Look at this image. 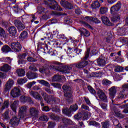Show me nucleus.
Segmentation results:
<instances>
[{
  "mask_svg": "<svg viewBox=\"0 0 128 128\" xmlns=\"http://www.w3.org/2000/svg\"><path fill=\"white\" fill-rule=\"evenodd\" d=\"M90 48H88L85 53V56L84 58L75 64V66L77 68H79L80 70L84 68H86V66L88 64V62L86 61V60H88V56H90Z\"/></svg>",
  "mask_w": 128,
  "mask_h": 128,
  "instance_id": "f257e3e1",
  "label": "nucleus"
},
{
  "mask_svg": "<svg viewBox=\"0 0 128 128\" xmlns=\"http://www.w3.org/2000/svg\"><path fill=\"white\" fill-rule=\"evenodd\" d=\"M42 95L44 96V100H45L47 104H50V102H52L54 104H58L60 102V98L54 97V96L52 95L48 96L44 92L42 93Z\"/></svg>",
  "mask_w": 128,
  "mask_h": 128,
  "instance_id": "f03ea898",
  "label": "nucleus"
},
{
  "mask_svg": "<svg viewBox=\"0 0 128 128\" xmlns=\"http://www.w3.org/2000/svg\"><path fill=\"white\" fill-rule=\"evenodd\" d=\"M45 1V4H47L51 10H59L62 12V8H60V6L58 4V2L54 0H47Z\"/></svg>",
  "mask_w": 128,
  "mask_h": 128,
  "instance_id": "7ed1b4c3",
  "label": "nucleus"
},
{
  "mask_svg": "<svg viewBox=\"0 0 128 128\" xmlns=\"http://www.w3.org/2000/svg\"><path fill=\"white\" fill-rule=\"evenodd\" d=\"M29 115L33 118H36L38 117L40 111L36 107H30L28 110Z\"/></svg>",
  "mask_w": 128,
  "mask_h": 128,
  "instance_id": "20e7f679",
  "label": "nucleus"
},
{
  "mask_svg": "<svg viewBox=\"0 0 128 128\" xmlns=\"http://www.w3.org/2000/svg\"><path fill=\"white\" fill-rule=\"evenodd\" d=\"M30 94L32 96H33L35 100H38L40 102L42 106H44V104L42 103V102H44V99H42V97L41 96L40 94L38 92L31 91L30 92Z\"/></svg>",
  "mask_w": 128,
  "mask_h": 128,
  "instance_id": "39448f33",
  "label": "nucleus"
},
{
  "mask_svg": "<svg viewBox=\"0 0 128 128\" xmlns=\"http://www.w3.org/2000/svg\"><path fill=\"white\" fill-rule=\"evenodd\" d=\"M74 64H70V65H66L64 66V68L62 70H60V72L62 73V74H70L72 70L73 66H74Z\"/></svg>",
  "mask_w": 128,
  "mask_h": 128,
  "instance_id": "423d86ee",
  "label": "nucleus"
},
{
  "mask_svg": "<svg viewBox=\"0 0 128 128\" xmlns=\"http://www.w3.org/2000/svg\"><path fill=\"white\" fill-rule=\"evenodd\" d=\"M10 46L14 52H18L22 50V45L18 42H13L10 44Z\"/></svg>",
  "mask_w": 128,
  "mask_h": 128,
  "instance_id": "0eeeda50",
  "label": "nucleus"
},
{
  "mask_svg": "<svg viewBox=\"0 0 128 128\" xmlns=\"http://www.w3.org/2000/svg\"><path fill=\"white\" fill-rule=\"evenodd\" d=\"M97 96L104 102H108V96L106 95L104 92L101 90H98L97 92Z\"/></svg>",
  "mask_w": 128,
  "mask_h": 128,
  "instance_id": "6e6552de",
  "label": "nucleus"
},
{
  "mask_svg": "<svg viewBox=\"0 0 128 128\" xmlns=\"http://www.w3.org/2000/svg\"><path fill=\"white\" fill-rule=\"evenodd\" d=\"M20 90L18 88H14L11 90L10 92V96L14 98H18V96H20Z\"/></svg>",
  "mask_w": 128,
  "mask_h": 128,
  "instance_id": "1a4fd4ad",
  "label": "nucleus"
},
{
  "mask_svg": "<svg viewBox=\"0 0 128 128\" xmlns=\"http://www.w3.org/2000/svg\"><path fill=\"white\" fill-rule=\"evenodd\" d=\"M60 4L66 10H72L74 8V4L66 0H62Z\"/></svg>",
  "mask_w": 128,
  "mask_h": 128,
  "instance_id": "9d476101",
  "label": "nucleus"
},
{
  "mask_svg": "<svg viewBox=\"0 0 128 128\" xmlns=\"http://www.w3.org/2000/svg\"><path fill=\"white\" fill-rule=\"evenodd\" d=\"M20 116H15L13 117L12 119L10 120V122L11 124L13 126H18L20 124Z\"/></svg>",
  "mask_w": 128,
  "mask_h": 128,
  "instance_id": "9b49d317",
  "label": "nucleus"
},
{
  "mask_svg": "<svg viewBox=\"0 0 128 128\" xmlns=\"http://www.w3.org/2000/svg\"><path fill=\"white\" fill-rule=\"evenodd\" d=\"M122 8V2L118 1L117 4L112 6L110 8L111 14H114L116 12H118L120 8Z\"/></svg>",
  "mask_w": 128,
  "mask_h": 128,
  "instance_id": "f8f14e48",
  "label": "nucleus"
},
{
  "mask_svg": "<svg viewBox=\"0 0 128 128\" xmlns=\"http://www.w3.org/2000/svg\"><path fill=\"white\" fill-rule=\"evenodd\" d=\"M14 84V81L12 79H9V80L7 82L6 84L4 86V92H8Z\"/></svg>",
  "mask_w": 128,
  "mask_h": 128,
  "instance_id": "ddd939ff",
  "label": "nucleus"
},
{
  "mask_svg": "<svg viewBox=\"0 0 128 128\" xmlns=\"http://www.w3.org/2000/svg\"><path fill=\"white\" fill-rule=\"evenodd\" d=\"M64 96L66 98L67 102L70 104H72L74 102V98H72V92H66L64 93Z\"/></svg>",
  "mask_w": 128,
  "mask_h": 128,
  "instance_id": "4468645a",
  "label": "nucleus"
},
{
  "mask_svg": "<svg viewBox=\"0 0 128 128\" xmlns=\"http://www.w3.org/2000/svg\"><path fill=\"white\" fill-rule=\"evenodd\" d=\"M19 114L21 118H24L26 116V111L28 107L26 106H22L20 108Z\"/></svg>",
  "mask_w": 128,
  "mask_h": 128,
  "instance_id": "2eb2a0df",
  "label": "nucleus"
},
{
  "mask_svg": "<svg viewBox=\"0 0 128 128\" xmlns=\"http://www.w3.org/2000/svg\"><path fill=\"white\" fill-rule=\"evenodd\" d=\"M15 26L18 29V30L20 32V30H24L25 28L24 24H22L20 20H16L14 21Z\"/></svg>",
  "mask_w": 128,
  "mask_h": 128,
  "instance_id": "dca6fc26",
  "label": "nucleus"
},
{
  "mask_svg": "<svg viewBox=\"0 0 128 128\" xmlns=\"http://www.w3.org/2000/svg\"><path fill=\"white\" fill-rule=\"evenodd\" d=\"M122 88H123L122 92H120L117 96L119 100H122L124 98V88H128V84H125L122 86Z\"/></svg>",
  "mask_w": 128,
  "mask_h": 128,
  "instance_id": "f3484780",
  "label": "nucleus"
},
{
  "mask_svg": "<svg viewBox=\"0 0 128 128\" xmlns=\"http://www.w3.org/2000/svg\"><path fill=\"white\" fill-rule=\"evenodd\" d=\"M101 19L102 22H103L104 24H106V26H112V23L110 21V19H108L106 16H102Z\"/></svg>",
  "mask_w": 128,
  "mask_h": 128,
  "instance_id": "a211bd4d",
  "label": "nucleus"
},
{
  "mask_svg": "<svg viewBox=\"0 0 128 128\" xmlns=\"http://www.w3.org/2000/svg\"><path fill=\"white\" fill-rule=\"evenodd\" d=\"M97 64L98 66H106V58L102 57V56H100L98 59H97Z\"/></svg>",
  "mask_w": 128,
  "mask_h": 128,
  "instance_id": "6ab92c4d",
  "label": "nucleus"
},
{
  "mask_svg": "<svg viewBox=\"0 0 128 128\" xmlns=\"http://www.w3.org/2000/svg\"><path fill=\"white\" fill-rule=\"evenodd\" d=\"M116 90H118V87L116 86H113L109 89V94L112 98H114L116 94Z\"/></svg>",
  "mask_w": 128,
  "mask_h": 128,
  "instance_id": "aec40b11",
  "label": "nucleus"
},
{
  "mask_svg": "<svg viewBox=\"0 0 128 128\" xmlns=\"http://www.w3.org/2000/svg\"><path fill=\"white\" fill-rule=\"evenodd\" d=\"M115 60L117 62H122L124 59L122 58V51L120 50L117 53H116Z\"/></svg>",
  "mask_w": 128,
  "mask_h": 128,
  "instance_id": "412c9836",
  "label": "nucleus"
},
{
  "mask_svg": "<svg viewBox=\"0 0 128 128\" xmlns=\"http://www.w3.org/2000/svg\"><path fill=\"white\" fill-rule=\"evenodd\" d=\"M39 72L41 74H48L50 72V69L48 68V67L46 66H42L41 68H39Z\"/></svg>",
  "mask_w": 128,
  "mask_h": 128,
  "instance_id": "4be33fe9",
  "label": "nucleus"
},
{
  "mask_svg": "<svg viewBox=\"0 0 128 128\" xmlns=\"http://www.w3.org/2000/svg\"><path fill=\"white\" fill-rule=\"evenodd\" d=\"M26 76L29 80H34V78H36L38 75L37 73L28 72L26 74Z\"/></svg>",
  "mask_w": 128,
  "mask_h": 128,
  "instance_id": "5701e85b",
  "label": "nucleus"
},
{
  "mask_svg": "<svg viewBox=\"0 0 128 128\" xmlns=\"http://www.w3.org/2000/svg\"><path fill=\"white\" fill-rule=\"evenodd\" d=\"M8 32L10 34H11L12 36H16V27L14 26H10L8 28Z\"/></svg>",
  "mask_w": 128,
  "mask_h": 128,
  "instance_id": "b1692460",
  "label": "nucleus"
},
{
  "mask_svg": "<svg viewBox=\"0 0 128 128\" xmlns=\"http://www.w3.org/2000/svg\"><path fill=\"white\" fill-rule=\"evenodd\" d=\"M87 76L88 78H100L102 76V72H92L91 74H88Z\"/></svg>",
  "mask_w": 128,
  "mask_h": 128,
  "instance_id": "393cba45",
  "label": "nucleus"
},
{
  "mask_svg": "<svg viewBox=\"0 0 128 128\" xmlns=\"http://www.w3.org/2000/svg\"><path fill=\"white\" fill-rule=\"evenodd\" d=\"M18 100H14L12 104L10 105V108L14 112H16V108L18 106Z\"/></svg>",
  "mask_w": 128,
  "mask_h": 128,
  "instance_id": "a878e982",
  "label": "nucleus"
},
{
  "mask_svg": "<svg viewBox=\"0 0 128 128\" xmlns=\"http://www.w3.org/2000/svg\"><path fill=\"white\" fill-rule=\"evenodd\" d=\"M82 36H90V33L84 28H80V29Z\"/></svg>",
  "mask_w": 128,
  "mask_h": 128,
  "instance_id": "bb28decb",
  "label": "nucleus"
},
{
  "mask_svg": "<svg viewBox=\"0 0 128 128\" xmlns=\"http://www.w3.org/2000/svg\"><path fill=\"white\" fill-rule=\"evenodd\" d=\"M16 73L18 76H24V75L26 74V71L22 68H18L16 70Z\"/></svg>",
  "mask_w": 128,
  "mask_h": 128,
  "instance_id": "cd10ccee",
  "label": "nucleus"
},
{
  "mask_svg": "<svg viewBox=\"0 0 128 128\" xmlns=\"http://www.w3.org/2000/svg\"><path fill=\"white\" fill-rule=\"evenodd\" d=\"M2 52L8 54V52H10L12 50V48H10V46L8 45H4L2 47Z\"/></svg>",
  "mask_w": 128,
  "mask_h": 128,
  "instance_id": "c85d7f7f",
  "label": "nucleus"
},
{
  "mask_svg": "<svg viewBox=\"0 0 128 128\" xmlns=\"http://www.w3.org/2000/svg\"><path fill=\"white\" fill-rule=\"evenodd\" d=\"M62 112L68 116H72V110H70V109L68 108H66L62 109Z\"/></svg>",
  "mask_w": 128,
  "mask_h": 128,
  "instance_id": "c756f323",
  "label": "nucleus"
},
{
  "mask_svg": "<svg viewBox=\"0 0 128 128\" xmlns=\"http://www.w3.org/2000/svg\"><path fill=\"white\" fill-rule=\"evenodd\" d=\"M10 70V66L8 64H5L4 66L0 67V70H1V72H8Z\"/></svg>",
  "mask_w": 128,
  "mask_h": 128,
  "instance_id": "7c9ffc66",
  "label": "nucleus"
},
{
  "mask_svg": "<svg viewBox=\"0 0 128 128\" xmlns=\"http://www.w3.org/2000/svg\"><path fill=\"white\" fill-rule=\"evenodd\" d=\"M62 122L64 124V127L66 126H68V124H72V121L70 120V119H68L66 118H63L62 119Z\"/></svg>",
  "mask_w": 128,
  "mask_h": 128,
  "instance_id": "2f4dec72",
  "label": "nucleus"
},
{
  "mask_svg": "<svg viewBox=\"0 0 128 128\" xmlns=\"http://www.w3.org/2000/svg\"><path fill=\"white\" fill-rule=\"evenodd\" d=\"M38 82H39V84H42V86H47L48 88L50 87V83L44 80H38Z\"/></svg>",
  "mask_w": 128,
  "mask_h": 128,
  "instance_id": "473e14b6",
  "label": "nucleus"
},
{
  "mask_svg": "<svg viewBox=\"0 0 128 128\" xmlns=\"http://www.w3.org/2000/svg\"><path fill=\"white\" fill-rule=\"evenodd\" d=\"M62 80V76L59 74H55L52 76V82H60Z\"/></svg>",
  "mask_w": 128,
  "mask_h": 128,
  "instance_id": "72a5a7b5",
  "label": "nucleus"
},
{
  "mask_svg": "<svg viewBox=\"0 0 128 128\" xmlns=\"http://www.w3.org/2000/svg\"><path fill=\"white\" fill-rule=\"evenodd\" d=\"M62 88L64 90V94L66 92H72V88L70 86H68L66 85H64L62 86Z\"/></svg>",
  "mask_w": 128,
  "mask_h": 128,
  "instance_id": "f704fd0d",
  "label": "nucleus"
},
{
  "mask_svg": "<svg viewBox=\"0 0 128 128\" xmlns=\"http://www.w3.org/2000/svg\"><path fill=\"white\" fill-rule=\"evenodd\" d=\"M86 18H87L88 20H92L95 24H100V20H98L97 18L86 16Z\"/></svg>",
  "mask_w": 128,
  "mask_h": 128,
  "instance_id": "c9c22d12",
  "label": "nucleus"
},
{
  "mask_svg": "<svg viewBox=\"0 0 128 128\" xmlns=\"http://www.w3.org/2000/svg\"><path fill=\"white\" fill-rule=\"evenodd\" d=\"M84 116V114L82 112H78L75 116H74V118L75 120H82V118Z\"/></svg>",
  "mask_w": 128,
  "mask_h": 128,
  "instance_id": "e433bc0d",
  "label": "nucleus"
},
{
  "mask_svg": "<svg viewBox=\"0 0 128 128\" xmlns=\"http://www.w3.org/2000/svg\"><path fill=\"white\" fill-rule=\"evenodd\" d=\"M28 82V78H18L17 80V82L18 84H24Z\"/></svg>",
  "mask_w": 128,
  "mask_h": 128,
  "instance_id": "4c0bfd02",
  "label": "nucleus"
},
{
  "mask_svg": "<svg viewBox=\"0 0 128 128\" xmlns=\"http://www.w3.org/2000/svg\"><path fill=\"white\" fill-rule=\"evenodd\" d=\"M28 32L26 31H24L20 34V38L21 40H24V38H28Z\"/></svg>",
  "mask_w": 128,
  "mask_h": 128,
  "instance_id": "58836bf2",
  "label": "nucleus"
},
{
  "mask_svg": "<svg viewBox=\"0 0 128 128\" xmlns=\"http://www.w3.org/2000/svg\"><path fill=\"white\" fill-rule=\"evenodd\" d=\"M90 126H96V128H100V124H98V122H96V121H91L89 122Z\"/></svg>",
  "mask_w": 128,
  "mask_h": 128,
  "instance_id": "ea45409f",
  "label": "nucleus"
},
{
  "mask_svg": "<svg viewBox=\"0 0 128 128\" xmlns=\"http://www.w3.org/2000/svg\"><path fill=\"white\" fill-rule=\"evenodd\" d=\"M91 6L92 8L96 10V8H100V4L98 2L96 1L91 4Z\"/></svg>",
  "mask_w": 128,
  "mask_h": 128,
  "instance_id": "a19ab883",
  "label": "nucleus"
},
{
  "mask_svg": "<svg viewBox=\"0 0 128 128\" xmlns=\"http://www.w3.org/2000/svg\"><path fill=\"white\" fill-rule=\"evenodd\" d=\"M114 114L116 116H117V118H124V116L122 114L120 111L114 110Z\"/></svg>",
  "mask_w": 128,
  "mask_h": 128,
  "instance_id": "79ce46f5",
  "label": "nucleus"
},
{
  "mask_svg": "<svg viewBox=\"0 0 128 128\" xmlns=\"http://www.w3.org/2000/svg\"><path fill=\"white\" fill-rule=\"evenodd\" d=\"M18 58H20L19 60L18 61V64H22V59L26 58V54L24 53L22 54L18 55Z\"/></svg>",
  "mask_w": 128,
  "mask_h": 128,
  "instance_id": "37998d69",
  "label": "nucleus"
},
{
  "mask_svg": "<svg viewBox=\"0 0 128 128\" xmlns=\"http://www.w3.org/2000/svg\"><path fill=\"white\" fill-rule=\"evenodd\" d=\"M102 84L104 86H110V84H112V82L108 79H104L102 80Z\"/></svg>",
  "mask_w": 128,
  "mask_h": 128,
  "instance_id": "c03bdc74",
  "label": "nucleus"
},
{
  "mask_svg": "<svg viewBox=\"0 0 128 128\" xmlns=\"http://www.w3.org/2000/svg\"><path fill=\"white\" fill-rule=\"evenodd\" d=\"M78 110V106L76 104L70 106V110L71 112H76Z\"/></svg>",
  "mask_w": 128,
  "mask_h": 128,
  "instance_id": "a18cd8bd",
  "label": "nucleus"
},
{
  "mask_svg": "<svg viewBox=\"0 0 128 128\" xmlns=\"http://www.w3.org/2000/svg\"><path fill=\"white\" fill-rule=\"evenodd\" d=\"M120 20V17L118 14L114 15L112 18V22H118Z\"/></svg>",
  "mask_w": 128,
  "mask_h": 128,
  "instance_id": "49530a36",
  "label": "nucleus"
},
{
  "mask_svg": "<svg viewBox=\"0 0 128 128\" xmlns=\"http://www.w3.org/2000/svg\"><path fill=\"white\" fill-rule=\"evenodd\" d=\"M106 12H108V8L101 7L100 8V14H104Z\"/></svg>",
  "mask_w": 128,
  "mask_h": 128,
  "instance_id": "de8ad7c7",
  "label": "nucleus"
},
{
  "mask_svg": "<svg viewBox=\"0 0 128 128\" xmlns=\"http://www.w3.org/2000/svg\"><path fill=\"white\" fill-rule=\"evenodd\" d=\"M49 68L50 70H59L60 72V66L50 65L49 66Z\"/></svg>",
  "mask_w": 128,
  "mask_h": 128,
  "instance_id": "09e8293b",
  "label": "nucleus"
},
{
  "mask_svg": "<svg viewBox=\"0 0 128 128\" xmlns=\"http://www.w3.org/2000/svg\"><path fill=\"white\" fill-rule=\"evenodd\" d=\"M90 112H85L84 114H83V118H82V120H88V118L90 116Z\"/></svg>",
  "mask_w": 128,
  "mask_h": 128,
  "instance_id": "8fccbe9b",
  "label": "nucleus"
},
{
  "mask_svg": "<svg viewBox=\"0 0 128 128\" xmlns=\"http://www.w3.org/2000/svg\"><path fill=\"white\" fill-rule=\"evenodd\" d=\"M124 70V68L120 66H117L115 68L114 72H120Z\"/></svg>",
  "mask_w": 128,
  "mask_h": 128,
  "instance_id": "3c124183",
  "label": "nucleus"
},
{
  "mask_svg": "<svg viewBox=\"0 0 128 128\" xmlns=\"http://www.w3.org/2000/svg\"><path fill=\"white\" fill-rule=\"evenodd\" d=\"M88 90L90 92V94H96V90L92 88L90 86H88Z\"/></svg>",
  "mask_w": 128,
  "mask_h": 128,
  "instance_id": "603ef678",
  "label": "nucleus"
},
{
  "mask_svg": "<svg viewBox=\"0 0 128 128\" xmlns=\"http://www.w3.org/2000/svg\"><path fill=\"white\" fill-rule=\"evenodd\" d=\"M51 85L54 88H62V84L58 82L52 83Z\"/></svg>",
  "mask_w": 128,
  "mask_h": 128,
  "instance_id": "864d4df0",
  "label": "nucleus"
},
{
  "mask_svg": "<svg viewBox=\"0 0 128 128\" xmlns=\"http://www.w3.org/2000/svg\"><path fill=\"white\" fill-rule=\"evenodd\" d=\"M40 120L42 122H48V118L47 116L42 115L40 117Z\"/></svg>",
  "mask_w": 128,
  "mask_h": 128,
  "instance_id": "5fc2aeb1",
  "label": "nucleus"
},
{
  "mask_svg": "<svg viewBox=\"0 0 128 128\" xmlns=\"http://www.w3.org/2000/svg\"><path fill=\"white\" fill-rule=\"evenodd\" d=\"M64 22L65 24H72V21L69 17L65 18L64 19Z\"/></svg>",
  "mask_w": 128,
  "mask_h": 128,
  "instance_id": "6e6d98bb",
  "label": "nucleus"
},
{
  "mask_svg": "<svg viewBox=\"0 0 128 128\" xmlns=\"http://www.w3.org/2000/svg\"><path fill=\"white\" fill-rule=\"evenodd\" d=\"M114 126H116V128H122V126H120V122L118 120H115L113 122Z\"/></svg>",
  "mask_w": 128,
  "mask_h": 128,
  "instance_id": "4d7b16f0",
  "label": "nucleus"
},
{
  "mask_svg": "<svg viewBox=\"0 0 128 128\" xmlns=\"http://www.w3.org/2000/svg\"><path fill=\"white\" fill-rule=\"evenodd\" d=\"M28 97L26 96H21L20 97V100L22 102H28Z\"/></svg>",
  "mask_w": 128,
  "mask_h": 128,
  "instance_id": "13d9d810",
  "label": "nucleus"
},
{
  "mask_svg": "<svg viewBox=\"0 0 128 128\" xmlns=\"http://www.w3.org/2000/svg\"><path fill=\"white\" fill-rule=\"evenodd\" d=\"M36 82L34 81L28 82L26 84V87L28 88H32V86H34V84H36Z\"/></svg>",
  "mask_w": 128,
  "mask_h": 128,
  "instance_id": "bf43d9fd",
  "label": "nucleus"
},
{
  "mask_svg": "<svg viewBox=\"0 0 128 128\" xmlns=\"http://www.w3.org/2000/svg\"><path fill=\"white\" fill-rule=\"evenodd\" d=\"M8 104H9L8 102L5 101L4 102L3 106L2 107V110H4V108H8Z\"/></svg>",
  "mask_w": 128,
  "mask_h": 128,
  "instance_id": "052dcab7",
  "label": "nucleus"
},
{
  "mask_svg": "<svg viewBox=\"0 0 128 128\" xmlns=\"http://www.w3.org/2000/svg\"><path fill=\"white\" fill-rule=\"evenodd\" d=\"M27 60L30 62H37L38 60L36 59L33 58L32 57H28Z\"/></svg>",
  "mask_w": 128,
  "mask_h": 128,
  "instance_id": "680f3d73",
  "label": "nucleus"
},
{
  "mask_svg": "<svg viewBox=\"0 0 128 128\" xmlns=\"http://www.w3.org/2000/svg\"><path fill=\"white\" fill-rule=\"evenodd\" d=\"M81 108H82V110H88V112H90V107L84 104H82V105Z\"/></svg>",
  "mask_w": 128,
  "mask_h": 128,
  "instance_id": "e2e57ef3",
  "label": "nucleus"
},
{
  "mask_svg": "<svg viewBox=\"0 0 128 128\" xmlns=\"http://www.w3.org/2000/svg\"><path fill=\"white\" fill-rule=\"evenodd\" d=\"M100 106L103 110H108V104L104 103H102Z\"/></svg>",
  "mask_w": 128,
  "mask_h": 128,
  "instance_id": "0e129e2a",
  "label": "nucleus"
},
{
  "mask_svg": "<svg viewBox=\"0 0 128 128\" xmlns=\"http://www.w3.org/2000/svg\"><path fill=\"white\" fill-rule=\"evenodd\" d=\"M56 126V123L54 122H48V128H54Z\"/></svg>",
  "mask_w": 128,
  "mask_h": 128,
  "instance_id": "69168bd1",
  "label": "nucleus"
},
{
  "mask_svg": "<svg viewBox=\"0 0 128 128\" xmlns=\"http://www.w3.org/2000/svg\"><path fill=\"white\" fill-rule=\"evenodd\" d=\"M109 127H110V123H108V122H104L102 124L103 128H108Z\"/></svg>",
  "mask_w": 128,
  "mask_h": 128,
  "instance_id": "338daca9",
  "label": "nucleus"
},
{
  "mask_svg": "<svg viewBox=\"0 0 128 128\" xmlns=\"http://www.w3.org/2000/svg\"><path fill=\"white\" fill-rule=\"evenodd\" d=\"M4 34H6V31L4 30L0 27V36H4Z\"/></svg>",
  "mask_w": 128,
  "mask_h": 128,
  "instance_id": "774afa93",
  "label": "nucleus"
}]
</instances>
